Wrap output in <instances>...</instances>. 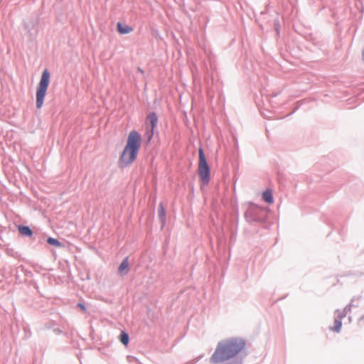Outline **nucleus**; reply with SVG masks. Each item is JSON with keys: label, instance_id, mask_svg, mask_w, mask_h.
<instances>
[{"label": "nucleus", "instance_id": "1", "mask_svg": "<svg viewBox=\"0 0 364 364\" xmlns=\"http://www.w3.org/2000/svg\"><path fill=\"white\" fill-rule=\"evenodd\" d=\"M245 347V341L240 338L223 341L218 344L210 360L213 363H218L228 360L242 351Z\"/></svg>", "mask_w": 364, "mask_h": 364}, {"label": "nucleus", "instance_id": "2", "mask_svg": "<svg viewBox=\"0 0 364 364\" xmlns=\"http://www.w3.org/2000/svg\"><path fill=\"white\" fill-rule=\"evenodd\" d=\"M141 136L136 132L132 131L127 139V146L122 153V159H135L141 144Z\"/></svg>", "mask_w": 364, "mask_h": 364}, {"label": "nucleus", "instance_id": "3", "mask_svg": "<svg viewBox=\"0 0 364 364\" xmlns=\"http://www.w3.org/2000/svg\"><path fill=\"white\" fill-rule=\"evenodd\" d=\"M50 83V73L45 70L41 75L40 82L36 90V107L41 109L43 105L44 98Z\"/></svg>", "mask_w": 364, "mask_h": 364}, {"label": "nucleus", "instance_id": "4", "mask_svg": "<svg viewBox=\"0 0 364 364\" xmlns=\"http://www.w3.org/2000/svg\"><path fill=\"white\" fill-rule=\"evenodd\" d=\"M198 173L203 186H207L210 179V170L207 161H199Z\"/></svg>", "mask_w": 364, "mask_h": 364}, {"label": "nucleus", "instance_id": "5", "mask_svg": "<svg viewBox=\"0 0 364 364\" xmlns=\"http://www.w3.org/2000/svg\"><path fill=\"white\" fill-rule=\"evenodd\" d=\"M158 122V117L155 113L149 114L146 120V124L150 127L149 138H151L154 134V130Z\"/></svg>", "mask_w": 364, "mask_h": 364}, {"label": "nucleus", "instance_id": "6", "mask_svg": "<svg viewBox=\"0 0 364 364\" xmlns=\"http://www.w3.org/2000/svg\"><path fill=\"white\" fill-rule=\"evenodd\" d=\"M129 272V261L125 258L120 264L118 268V272L120 274H127Z\"/></svg>", "mask_w": 364, "mask_h": 364}, {"label": "nucleus", "instance_id": "7", "mask_svg": "<svg viewBox=\"0 0 364 364\" xmlns=\"http://www.w3.org/2000/svg\"><path fill=\"white\" fill-rule=\"evenodd\" d=\"M262 198L266 203L269 204L274 203L272 192L269 189H267L262 193Z\"/></svg>", "mask_w": 364, "mask_h": 364}, {"label": "nucleus", "instance_id": "8", "mask_svg": "<svg viewBox=\"0 0 364 364\" xmlns=\"http://www.w3.org/2000/svg\"><path fill=\"white\" fill-rule=\"evenodd\" d=\"M132 28L128 25H123L121 23H117V31L121 34L129 33L132 31Z\"/></svg>", "mask_w": 364, "mask_h": 364}, {"label": "nucleus", "instance_id": "9", "mask_svg": "<svg viewBox=\"0 0 364 364\" xmlns=\"http://www.w3.org/2000/svg\"><path fill=\"white\" fill-rule=\"evenodd\" d=\"M18 230L22 235L28 237H31L33 235V231L28 226L19 225L18 227Z\"/></svg>", "mask_w": 364, "mask_h": 364}, {"label": "nucleus", "instance_id": "10", "mask_svg": "<svg viewBox=\"0 0 364 364\" xmlns=\"http://www.w3.org/2000/svg\"><path fill=\"white\" fill-rule=\"evenodd\" d=\"M158 213H159V217L161 223L163 224H164L165 223L166 210H165L164 205L161 203L159 205Z\"/></svg>", "mask_w": 364, "mask_h": 364}, {"label": "nucleus", "instance_id": "11", "mask_svg": "<svg viewBox=\"0 0 364 364\" xmlns=\"http://www.w3.org/2000/svg\"><path fill=\"white\" fill-rule=\"evenodd\" d=\"M119 340L124 346H127L129 341V335L126 332H122L119 336Z\"/></svg>", "mask_w": 364, "mask_h": 364}, {"label": "nucleus", "instance_id": "12", "mask_svg": "<svg viewBox=\"0 0 364 364\" xmlns=\"http://www.w3.org/2000/svg\"><path fill=\"white\" fill-rule=\"evenodd\" d=\"M47 242L48 244L54 245L58 247H62V244L60 242H59L58 240L53 238V237H48L47 239Z\"/></svg>", "mask_w": 364, "mask_h": 364}, {"label": "nucleus", "instance_id": "13", "mask_svg": "<svg viewBox=\"0 0 364 364\" xmlns=\"http://www.w3.org/2000/svg\"><path fill=\"white\" fill-rule=\"evenodd\" d=\"M342 326V323L339 320H335L334 325L331 329L336 332H339Z\"/></svg>", "mask_w": 364, "mask_h": 364}, {"label": "nucleus", "instance_id": "14", "mask_svg": "<svg viewBox=\"0 0 364 364\" xmlns=\"http://www.w3.org/2000/svg\"><path fill=\"white\" fill-rule=\"evenodd\" d=\"M199 159H205V155L202 149L199 150Z\"/></svg>", "mask_w": 364, "mask_h": 364}, {"label": "nucleus", "instance_id": "15", "mask_svg": "<svg viewBox=\"0 0 364 364\" xmlns=\"http://www.w3.org/2000/svg\"><path fill=\"white\" fill-rule=\"evenodd\" d=\"M77 306L80 308V309H81L83 312H85V311H86V307L85 306V305H84V304H82L80 303V304H78V305H77Z\"/></svg>", "mask_w": 364, "mask_h": 364}, {"label": "nucleus", "instance_id": "16", "mask_svg": "<svg viewBox=\"0 0 364 364\" xmlns=\"http://www.w3.org/2000/svg\"><path fill=\"white\" fill-rule=\"evenodd\" d=\"M362 59L364 60V50L362 52Z\"/></svg>", "mask_w": 364, "mask_h": 364}]
</instances>
